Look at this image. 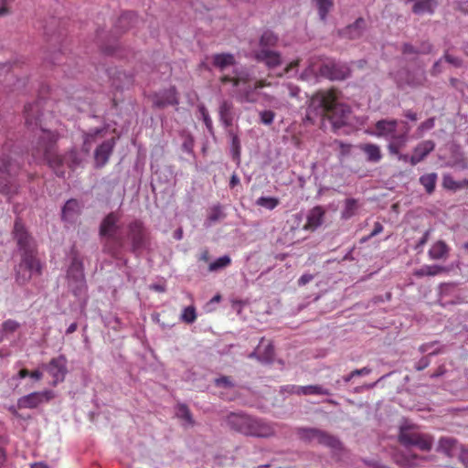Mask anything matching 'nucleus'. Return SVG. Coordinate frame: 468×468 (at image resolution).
I'll return each instance as SVG.
<instances>
[{
	"instance_id": "nucleus-1",
	"label": "nucleus",
	"mask_w": 468,
	"mask_h": 468,
	"mask_svg": "<svg viewBox=\"0 0 468 468\" xmlns=\"http://www.w3.org/2000/svg\"><path fill=\"white\" fill-rule=\"evenodd\" d=\"M42 133L39 141L36 143L33 148L32 155L37 161H46L58 176L63 177L65 176L64 164H67L70 169H75L80 164L78 153L71 150L64 156L58 154L57 141L58 134L45 130Z\"/></svg>"
},
{
	"instance_id": "nucleus-2",
	"label": "nucleus",
	"mask_w": 468,
	"mask_h": 468,
	"mask_svg": "<svg viewBox=\"0 0 468 468\" xmlns=\"http://www.w3.org/2000/svg\"><path fill=\"white\" fill-rule=\"evenodd\" d=\"M340 92L336 89L319 90L314 93L309 104L310 112L328 119L334 129H339L347 123L350 108L339 101Z\"/></svg>"
},
{
	"instance_id": "nucleus-3",
	"label": "nucleus",
	"mask_w": 468,
	"mask_h": 468,
	"mask_svg": "<svg viewBox=\"0 0 468 468\" xmlns=\"http://www.w3.org/2000/svg\"><path fill=\"white\" fill-rule=\"evenodd\" d=\"M226 422L231 430L245 436L270 438L275 435L273 423L248 414L231 412Z\"/></svg>"
},
{
	"instance_id": "nucleus-4",
	"label": "nucleus",
	"mask_w": 468,
	"mask_h": 468,
	"mask_svg": "<svg viewBox=\"0 0 468 468\" xmlns=\"http://www.w3.org/2000/svg\"><path fill=\"white\" fill-rule=\"evenodd\" d=\"M399 122L396 119H381L374 125L373 135L388 141L387 149L389 154H399L409 141L410 126L406 122H401L402 128H399Z\"/></svg>"
},
{
	"instance_id": "nucleus-5",
	"label": "nucleus",
	"mask_w": 468,
	"mask_h": 468,
	"mask_svg": "<svg viewBox=\"0 0 468 468\" xmlns=\"http://www.w3.org/2000/svg\"><path fill=\"white\" fill-rule=\"evenodd\" d=\"M120 216L116 212L109 213L100 225V235L106 238L104 250L113 258H118L124 245L122 237L117 235Z\"/></svg>"
},
{
	"instance_id": "nucleus-6",
	"label": "nucleus",
	"mask_w": 468,
	"mask_h": 468,
	"mask_svg": "<svg viewBox=\"0 0 468 468\" xmlns=\"http://www.w3.org/2000/svg\"><path fill=\"white\" fill-rule=\"evenodd\" d=\"M19 254L20 261L15 268V278L19 285H25L34 275L42 274L43 264L37 257V250Z\"/></svg>"
},
{
	"instance_id": "nucleus-7",
	"label": "nucleus",
	"mask_w": 468,
	"mask_h": 468,
	"mask_svg": "<svg viewBox=\"0 0 468 468\" xmlns=\"http://www.w3.org/2000/svg\"><path fill=\"white\" fill-rule=\"evenodd\" d=\"M68 286L75 296H80L87 291L84 266L81 260L73 257L67 271Z\"/></svg>"
},
{
	"instance_id": "nucleus-8",
	"label": "nucleus",
	"mask_w": 468,
	"mask_h": 468,
	"mask_svg": "<svg viewBox=\"0 0 468 468\" xmlns=\"http://www.w3.org/2000/svg\"><path fill=\"white\" fill-rule=\"evenodd\" d=\"M399 441L406 447L414 446L424 452L430 451L433 444V439L431 435L420 433L410 427L400 428Z\"/></svg>"
},
{
	"instance_id": "nucleus-9",
	"label": "nucleus",
	"mask_w": 468,
	"mask_h": 468,
	"mask_svg": "<svg viewBox=\"0 0 468 468\" xmlns=\"http://www.w3.org/2000/svg\"><path fill=\"white\" fill-rule=\"evenodd\" d=\"M127 238L131 241L132 251L141 252L149 242V234L141 220L135 219L128 224Z\"/></svg>"
},
{
	"instance_id": "nucleus-10",
	"label": "nucleus",
	"mask_w": 468,
	"mask_h": 468,
	"mask_svg": "<svg viewBox=\"0 0 468 468\" xmlns=\"http://www.w3.org/2000/svg\"><path fill=\"white\" fill-rule=\"evenodd\" d=\"M19 253L37 250V244L20 218H16L12 230Z\"/></svg>"
},
{
	"instance_id": "nucleus-11",
	"label": "nucleus",
	"mask_w": 468,
	"mask_h": 468,
	"mask_svg": "<svg viewBox=\"0 0 468 468\" xmlns=\"http://www.w3.org/2000/svg\"><path fill=\"white\" fill-rule=\"evenodd\" d=\"M46 103L44 100L40 99L35 101L34 103H28L25 106L24 114L26 119V123L28 126L36 125L40 127V134L37 137V143L39 141V138L43 134V130L48 131L42 126V120L40 116H43V113L39 114L40 108L42 105Z\"/></svg>"
},
{
	"instance_id": "nucleus-12",
	"label": "nucleus",
	"mask_w": 468,
	"mask_h": 468,
	"mask_svg": "<svg viewBox=\"0 0 468 468\" xmlns=\"http://www.w3.org/2000/svg\"><path fill=\"white\" fill-rule=\"evenodd\" d=\"M320 74L332 80H341L346 79L350 74V69L346 65L335 63L333 61L324 63L320 67Z\"/></svg>"
},
{
	"instance_id": "nucleus-13",
	"label": "nucleus",
	"mask_w": 468,
	"mask_h": 468,
	"mask_svg": "<svg viewBox=\"0 0 468 468\" xmlns=\"http://www.w3.org/2000/svg\"><path fill=\"white\" fill-rule=\"evenodd\" d=\"M66 364V357L64 356H59L58 357L52 358L47 366L48 373L54 378V384L64 380L67 373Z\"/></svg>"
},
{
	"instance_id": "nucleus-14",
	"label": "nucleus",
	"mask_w": 468,
	"mask_h": 468,
	"mask_svg": "<svg viewBox=\"0 0 468 468\" xmlns=\"http://www.w3.org/2000/svg\"><path fill=\"white\" fill-rule=\"evenodd\" d=\"M435 148V144L431 140L422 141L418 144L413 149V154L410 158V163L411 165H416L417 164L423 161L426 156H428Z\"/></svg>"
},
{
	"instance_id": "nucleus-15",
	"label": "nucleus",
	"mask_w": 468,
	"mask_h": 468,
	"mask_svg": "<svg viewBox=\"0 0 468 468\" xmlns=\"http://www.w3.org/2000/svg\"><path fill=\"white\" fill-rule=\"evenodd\" d=\"M153 104L156 108H165L168 105L178 104V99L176 96V90L174 87H171L160 93H156L153 98Z\"/></svg>"
},
{
	"instance_id": "nucleus-16",
	"label": "nucleus",
	"mask_w": 468,
	"mask_h": 468,
	"mask_svg": "<svg viewBox=\"0 0 468 468\" xmlns=\"http://www.w3.org/2000/svg\"><path fill=\"white\" fill-rule=\"evenodd\" d=\"M255 58L258 61L263 62L269 69H273L282 64L281 54L270 48H261L256 52Z\"/></svg>"
},
{
	"instance_id": "nucleus-17",
	"label": "nucleus",
	"mask_w": 468,
	"mask_h": 468,
	"mask_svg": "<svg viewBox=\"0 0 468 468\" xmlns=\"http://www.w3.org/2000/svg\"><path fill=\"white\" fill-rule=\"evenodd\" d=\"M274 356V347L271 343L261 339L257 349L249 355V357H256L261 362L271 363Z\"/></svg>"
},
{
	"instance_id": "nucleus-18",
	"label": "nucleus",
	"mask_w": 468,
	"mask_h": 468,
	"mask_svg": "<svg viewBox=\"0 0 468 468\" xmlns=\"http://www.w3.org/2000/svg\"><path fill=\"white\" fill-rule=\"evenodd\" d=\"M115 142L114 139L112 138L103 142L97 149L95 150L94 159L97 166H103L109 160Z\"/></svg>"
},
{
	"instance_id": "nucleus-19",
	"label": "nucleus",
	"mask_w": 468,
	"mask_h": 468,
	"mask_svg": "<svg viewBox=\"0 0 468 468\" xmlns=\"http://www.w3.org/2000/svg\"><path fill=\"white\" fill-rule=\"evenodd\" d=\"M324 217V210L322 207L316 206L313 207L307 215V221L303 225V229L304 230H315L318 227L322 225Z\"/></svg>"
},
{
	"instance_id": "nucleus-20",
	"label": "nucleus",
	"mask_w": 468,
	"mask_h": 468,
	"mask_svg": "<svg viewBox=\"0 0 468 468\" xmlns=\"http://www.w3.org/2000/svg\"><path fill=\"white\" fill-rule=\"evenodd\" d=\"M450 247L443 240L434 242L428 251L429 258L432 261H445L450 254Z\"/></svg>"
},
{
	"instance_id": "nucleus-21",
	"label": "nucleus",
	"mask_w": 468,
	"mask_h": 468,
	"mask_svg": "<svg viewBox=\"0 0 468 468\" xmlns=\"http://www.w3.org/2000/svg\"><path fill=\"white\" fill-rule=\"evenodd\" d=\"M48 392H33L27 396L23 397L19 400V404L24 408H37L44 400H48Z\"/></svg>"
},
{
	"instance_id": "nucleus-22",
	"label": "nucleus",
	"mask_w": 468,
	"mask_h": 468,
	"mask_svg": "<svg viewBox=\"0 0 468 468\" xmlns=\"http://www.w3.org/2000/svg\"><path fill=\"white\" fill-rule=\"evenodd\" d=\"M359 148L366 154L367 162L378 163L382 159L380 146L376 144H363L359 145Z\"/></svg>"
},
{
	"instance_id": "nucleus-23",
	"label": "nucleus",
	"mask_w": 468,
	"mask_h": 468,
	"mask_svg": "<svg viewBox=\"0 0 468 468\" xmlns=\"http://www.w3.org/2000/svg\"><path fill=\"white\" fill-rule=\"evenodd\" d=\"M219 120L226 128L233 123V104L230 101H223L218 109Z\"/></svg>"
},
{
	"instance_id": "nucleus-24",
	"label": "nucleus",
	"mask_w": 468,
	"mask_h": 468,
	"mask_svg": "<svg viewBox=\"0 0 468 468\" xmlns=\"http://www.w3.org/2000/svg\"><path fill=\"white\" fill-rule=\"evenodd\" d=\"M212 64L215 68L223 71L228 67L234 66L236 64L235 57L230 53H218L212 57Z\"/></svg>"
},
{
	"instance_id": "nucleus-25",
	"label": "nucleus",
	"mask_w": 468,
	"mask_h": 468,
	"mask_svg": "<svg viewBox=\"0 0 468 468\" xmlns=\"http://www.w3.org/2000/svg\"><path fill=\"white\" fill-rule=\"evenodd\" d=\"M366 27L364 18H357L352 25L343 30V35L350 39H356L362 36Z\"/></svg>"
},
{
	"instance_id": "nucleus-26",
	"label": "nucleus",
	"mask_w": 468,
	"mask_h": 468,
	"mask_svg": "<svg viewBox=\"0 0 468 468\" xmlns=\"http://www.w3.org/2000/svg\"><path fill=\"white\" fill-rule=\"evenodd\" d=\"M237 98L240 102L254 103L258 101V93L255 86L247 85L238 90Z\"/></svg>"
},
{
	"instance_id": "nucleus-27",
	"label": "nucleus",
	"mask_w": 468,
	"mask_h": 468,
	"mask_svg": "<svg viewBox=\"0 0 468 468\" xmlns=\"http://www.w3.org/2000/svg\"><path fill=\"white\" fill-rule=\"evenodd\" d=\"M316 441L319 444L327 446L332 449H337L340 447V441L337 438L321 430H318Z\"/></svg>"
},
{
	"instance_id": "nucleus-28",
	"label": "nucleus",
	"mask_w": 468,
	"mask_h": 468,
	"mask_svg": "<svg viewBox=\"0 0 468 468\" xmlns=\"http://www.w3.org/2000/svg\"><path fill=\"white\" fill-rule=\"evenodd\" d=\"M436 5L435 0H420L414 4L412 11L417 15L432 14Z\"/></svg>"
},
{
	"instance_id": "nucleus-29",
	"label": "nucleus",
	"mask_w": 468,
	"mask_h": 468,
	"mask_svg": "<svg viewBox=\"0 0 468 468\" xmlns=\"http://www.w3.org/2000/svg\"><path fill=\"white\" fill-rule=\"evenodd\" d=\"M445 271V268L439 265H424L420 269L414 271L416 277L421 278L424 276H436Z\"/></svg>"
},
{
	"instance_id": "nucleus-30",
	"label": "nucleus",
	"mask_w": 468,
	"mask_h": 468,
	"mask_svg": "<svg viewBox=\"0 0 468 468\" xmlns=\"http://www.w3.org/2000/svg\"><path fill=\"white\" fill-rule=\"evenodd\" d=\"M437 178L438 176L436 173H428L422 175L419 180L426 192L428 194H432L436 187Z\"/></svg>"
},
{
	"instance_id": "nucleus-31",
	"label": "nucleus",
	"mask_w": 468,
	"mask_h": 468,
	"mask_svg": "<svg viewBox=\"0 0 468 468\" xmlns=\"http://www.w3.org/2000/svg\"><path fill=\"white\" fill-rule=\"evenodd\" d=\"M301 392V396H310V395H330L331 392L328 388H324L321 385H308L302 386L299 388Z\"/></svg>"
},
{
	"instance_id": "nucleus-32",
	"label": "nucleus",
	"mask_w": 468,
	"mask_h": 468,
	"mask_svg": "<svg viewBox=\"0 0 468 468\" xmlns=\"http://www.w3.org/2000/svg\"><path fill=\"white\" fill-rule=\"evenodd\" d=\"M358 209V202L355 198H347L345 201V207L341 212V217L344 219H349L356 213Z\"/></svg>"
},
{
	"instance_id": "nucleus-33",
	"label": "nucleus",
	"mask_w": 468,
	"mask_h": 468,
	"mask_svg": "<svg viewBox=\"0 0 468 468\" xmlns=\"http://www.w3.org/2000/svg\"><path fill=\"white\" fill-rule=\"evenodd\" d=\"M229 135L231 138V153H232V158L237 164L240 161V141L239 136L232 131H229Z\"/></svg>"
},
{
	"instance_id": "nucleus-34",
	"label": "nucleus",
	"mask_w": 468,
	"mask_h": 468,
	"mask_svg": "<svg viewBox=\"0 0 468 468\" xmlns=\"http://www.w3.org/2000/svg\"><path fill=\"white\" fill-rule=\"evenodd\" d=\"M223 84L231 83L233 87H239L240 84H247L248 79L240 76L237 70H234V75H222L219 79Z\"/></svg>"
},
{
	"instance_id": "nucleus-35",
	"label": "nucleus",
	"mask_w": 468,
	"mask_h": 468,
	"mask_svg": "<svg viewBox=\"0 0 468 468\" xmlns=\"http://www.w3.org/2000/svg\"><path fill=\"white\" fill-rule=\"evenodd\" d=\"M17 169V165L10 161L9 155H6L4 153L0 155V172H4L11 176L16 173Z\"/></svg>"
},
{
	"instance_id": "nucleus-36",
	"label": "nucleus",
	"mask_w": 468,
	"mask_h": 468,
	"mask_svg": "<svg viewBox=\"0 0 468 468\" xmlns=\"http://www.w3.org/2000/svg\"><path fill=\"white\" fill-rule=\"evenodd\" d=\"M278 42V37L271 31H265L260 39L261 48H269L276 46Z\"/></svg>"
},
{
	"instance_id": "nucleus-37",
	"label": "nucleus",
	"mask_w": 468,
	"mask_h": 468,
	"mask_svg": "<svg viewBox=\"0 0 468 468\" xmlns=\"http://www.w3.org/2000/svg\"><path fill=\"white\" fill-rule=\"evenodd\" d=\"M80 204L76 199H69L62 208V218L68 219L72 215L79 213Z\"/></svg>"
},
{
	"instance_id": "nucleus-38",
	"label": "nucleus",
	"mask_w": 468,
	"mask_h": 468,
	"mask_svg": "<svg viewBox=\"0 0 468 468\" xmlns=\"http://www.w3.org/2000/svg\"><path fill=\"white\" fill-rule=\"evenodd\" d=\"M456 440L452 438H441L439 441V450L445 455L451 456L455 447Z\"/></svg>"
},
{
	"instance_id": "nucleus-39",
	"label": "nucleus",
	"mask_w": 468,
	"mask_h": 468,
	"mask_svg": "<svg viewBox=\"0 0 468 468\" xmlns=\"http://www.w3.org/2000/svg\"><path fill=\"white\" fill-rule=\"evenodd\" d=\"M318 433V429L314 428H299L297 430V434L299 438L304 441H316V435Z\"/></svg>"
},
{
	"instance_id": "nucleus-40",
	"label": "nucleus",
	"mask_w": 468,
	"mask_h": 468,
	"mask_svg": "<svg viewBox=\"0 0 468 468\" xmlns=\"http://www.w3.org/2000/svg\"><path fill=\"white\" fill-rule=\"evenodd\" d=\"M231 263V259L228 255H224L222 257L218 258L216 261L211 262L208 266L209 271H217L218 270L224 269L229 266Z\"/></svg>"
},
{
	"instance_id": "nucleus-41",
	"label": "nucleus",
	"mask_w": 468,
	"mask_h": 468,
	"mask_svg": "<svg viewBox=\"0 0 468 468\" xmlns=\"http://www.w3.org/2000/svg\"><path fill=\"white\" fill-rule=\"evenodd\" d=\"M180 319L186 324H193L197 320L196 307L194 305H190L184 308L180 315Z\"/></svg>"
},
{
	"instance_id": "nucleus-42",
	"label": "nucleus",
	"mask_w": 468,
	"mask_h": 468,
	"mask_svg": "<svg viewBox=\"0 0 468 468\" xmlns=\"http://www.w3.org/2000/svg\"><path fill=\"white\" fill-rule=\"evenodd\" d=\"M279 199L272 197H261L256 201L258 206L263 207L269 210L274 209L279 205Z\"/></svg>"
},
{
	"instance_id": "nucleus-43",
	"label": "nucleus",
	"mask_w": 468,
	"mask_h": 468,
	"mask_svg": "<svg viewBox=\"0 0 468 468\" xmlns=\"http://www.w3.org/2000/svg\"><path fill=\"white\" fill-rule=\"evenodd\" d=\"M318 8L319 16L322 20L326 18L330 9L333 7L334 3L332 0H315Z\"/></svg>"
},
{
	"instance_id": "nucleus-44",
	"label": "nucleus",
	"mask_w": 468,
	"mask_h": 468,
	"mask_svg": "<svg viewBox=\"0 0 468 468\" xmlns=\"http://www.w3.org/2000/svg\"><path fill=\"white\" fill-rule=\"evenodd\" d=\"M177 416L179 418L185 420L190 425L194 424V420H193L192 414H191L188 407L186 404H178Z\"/></svg>"
},
{
	"instance_id": "nucleus-45",
	"label": "nucleus",
	"mask_w": 468,
	"mask_h": 468,
	"mask_svg": "<svg viewBox=\"0 0 468 468\" xmlns=\"http://www.w3.org/2000/svg\"><path fill=\"white\" fill-rule=\"evenodd\" d=\"M1 327L3 328V334L5 336L6 334H11L16 331L19 328V324L12 319H8L5 321Z\"/></svg>"
},
{
	"instance_id": "nucleus-46",
	"label": "nucleus",
	"mask_w": 468,
	"mask_h": 468,
	"mask_svg": "<svg viewBox=\"0 0 468 468\" xmlns=\"http://www.w3.org/2000/svg\"><path fill=\"white\" fill-rule=\"evenodd\" d=\"M223 217L224 215L221 211V207L219 206H215L211 208L207 220L209 222V224H211L218 221Z\"/></svg>"
},
{
	"instance_id": "nucleus-47",
	"label": "nucleus",
	"mask_w": 468,
	"mask_h": 468,
	"mask_svg": "<svg viewBox=\"0 0 468 468\" xmlns=\"http://www.w3.org/2000/svg\"><path fill=\"white\" fill-rule=\"evenodd\" d=\"M275 118V113L272 111L266 110L260 112L261 122L265 125H271Z\"/></svg>"
},
{
	"instance_id": "nucleus-48",
	"label": "nucleus",
	"mask_w": 468,
	"mask_h": 468,
	"mask_svg": "<svg viewBox=\"0 0 468 468\" xmlns=\"http://www.w3.org/2000/svg\"><path fill=\"white\" fill-rule=\"evenodd\" d=\"M335 144L338 146L339 154L341 157H345L350 154L352 145L350 144H346L342 141L336 140L335 142Z\"/></svg>"
},
{
	"instance_id": "nucleus-49",
	"label": "nucleus",
	"mask_w": 468,
	"mask_h": 468,
	"mask_svg": "<svg viewBox=\"0 0 468 468\" xmlns=\"http://www.w3.org/2000/svg\"><path fill=\"white\" fill-rule=\"evenodd\" d=\"M371 372V369L368 367H363L360 369L353 370L349 375L344 377L345 382H349L353 378L362 375H368Z\"/></svg>"
},
{
	"instance_id": "nucleus-50",
	"label": "nucleus",
	"mask_w": 468,
	"mask_h": 468,
	"mask_svg": "<svg viewBox=\"0 0 468 468\" xmlns=\"http://www.w3.org/2000/svg\"><path fill=\"white\" fill-rule=\"evenodd\" d=\"M199 112L202 115V118H203L206 127L211 133L213 130V123H212V120H211L207 109L205 108V106H200Z\"/></svg>"
},
{
	"instance_id": "nucleus-51",
	"label": "nucleus",
	"mask_w": 468,
	"mask_h": 468,
	"mask_svg": "<svg viewBox=\"0 0 468 468\" xmlns=\"http://www.w3.org/2000/svg\"><path fill=\"white\" fill-rule=\"evenodd\" d=\"M434 126H435V118L431 117V118L427 119L426 121H424L423 122H421L420 124V126L418 127V132H420V133L421 134L424 132L432 129Z\"/></svg>"
},
{
	"instance_id": "nucleus-52",
	"label": "nucleus",
	"mask_w": 468,
	"mask_h": 468,
	"mask_svg": "<svg viewBox=\"0 0 468 468\" xmlns=\"http://www.w3.org/2000/svg\"><path fill=\"white\" fill-rule=\"evenodd\" d=\"M419 48V53L421 55L431 54L433 49V46L429 41H423L420 43Z\"/></svg>"
},
{
	"instance_id": "nucleus-53",
	"label": "nucleus",
	"mask_w": 468,
	"mask_h": 468,
	"mask_svg": "<svg viewBox=\"0 0 468 468\" xmlns=\"http://www.w3.org/2000/svg\"><path fill=\"white\" fill-rule=\"evenodd\" d=\"M401 50L404 55H411V54L419 55L420 54L419 48H415L414 46H412L410 43L403 44Z\"/></svg>"
},
{
	"instance_id": "nucleus-54",
	"label": "nucleus",
	"mask_w": 468,
	"mask_h": 468,
	"mask_svg": "<svg viewBox=\"0 0 468 468\" xmlns=\"http://www.w3.org/2000/svg\"><path fill=\"white\" fill-rule=\"evenodd\" d=\"M443 58L450 64L453 65L454 67H461L462 65V60L457 58V57H454V56H452L448 53H445L444 56H443Z\"/></svg>"
},
{
	"instance_id": "nucleus-55",
	"label": "nucleus",
	"mask_w": 468,
	"mask_h": 468,
	"mask_svg": "<svg viewBox=\"0 0 468 468\" xmlns=\"http://www.w3.org/2000/svg\"><path fill=\"white\" fill-rule=\"evenodd\" d=\"M216 385L220 387H233L234 384L232 383L229 377H221L219 378L216 379Z\"/></svg>"
},
{
	"instance_id": "nucleus-56",
	"label": "nucleus",
	"mask_w": 468,
	"mask_h": 468,
	"mask_svg": "<svg viewBox=\"0 0 468 468\" xmlns=\"http://www.w3.org/2000/svg\"><path fill=\"white\" fill-rule=\"evenodd\" d=\"M430 365V359L428 356H424L421 359L418 361V363L415 366V368L418 371L425 369Z\"/></svg>"
},
{
	"instance_id": "nucleus-57",
	"label": "nucleus",
	"mask_w": 468,
	"mask_h": 468,
	"mask_svg": "<svg viewBox=\"0 0 468 468\" xmlns=\"http://www.w3.org/2000/svg\"><path fill=\"white\" fill-rule=\"evenodd\" d=\"M431 232V229H427L424 232V234L421 237V239L418 241V243L416 245V249H420V248L423 247L427 243V241L429 240Z\"/></svg>"
},
{
	"instance_id": "nucleus-58",
	"label": "nucleus",
	"mask_w": 468,
	"mask_h": 468,
	"mask_svg": "<svg viewBox=\"0 0 468 468\" xmlns=\"http://www.w3.org/2000/svg\"><path fill=\"white\" fill-rule=\"evenodd\" d=\"M302 388V386L287 385L283 388V390L288 393L296 394V395L301 396V392L299 390V388Z\"/></svg>"
},
{
	"instance_id": "nucleus-59",
	"label": "nucleus",
	"mask_w": 468,
	"mask_h": 468,
	"mask_svg": "<svg viewBox=\"0 0 468 468\" xmlns=\"http://www.w3.org/2000/svg\"><path fill=\"white\" fill-rule=\"evenodd\" d=\"M313 279H314V275H312V274H309V273L303 274L298 280V284L300 286L305 285L308 282H310Z\"/></svg>"
},
{
	"instance_id": "nucleus-60",
	"label": "nucleus",
	"mask_w": 468,
	"mask_h": 468,
	"mask_svg": "<svg viewBox=\"0 0 468 468\" xmlns=\"http://www.w3.org/2000/svg\"><path fill=\"white\" fill-rule=\"evenodd\" d=\"M383 231V226L379 222H376L374 224V229L371 231V233L368 235V238H373L378 234H380Z\"/></svg>"
},
{
	"instance_id": "nucleus-61",
	"label": "nucleus",
	"mask_w": 468,
	"mask_h": 468,
	"mask_svg": "<svg viewBox=\"0 0 468 468\" xmlns=\"http://www.w3.org/2000/svg\"><path fill=\"white\" fill-rule=\"evenodd\" d=\"M441 60H442V58H440L438 61H436L434 63V65L431 70L432 75H437L441 72Z\"/></svg>"
},
{
	"instance_id": "nucleus-62",
	"label": "nucleus",
	"mask_w": 468,
	"mask_h": 468,
	"mask_svg": "<svg viewBox=\"0 0 468 468\" xmlns=\"http://www.w3.org/2000/svg\"><path fill=\"white\" fill-rule=\"evenodd\" d=\"M270 85H271V83L265 80H259L255 81V83H254V86L257 89V90L260 89H262L264 87H268Z\"/></svg>"
},
{
	"instance_id": "nucleus-63",
	"label": "nucleus",
	"mask_w": 468,
	"mask_h": 468,
	"mask_svg": "<svg viewBox=\"0 0 468 468\" xmlns=\"http://www.w3.org/2000/svg\"><path fill=\"white\" fill-rule=\"evenodd\" d=\"M404 116L407 117L408 119L411 120V121H417L418 117H417V113L410 111V110H408L404 112Z\"/></svg>"
},
{
	"instance_id": "nucleus-64",
	"label": "nucleus",
	"mask_w": 468,
	"mask_h": 468,
	"mask_svg": "<svg viewBox=\"0 0 468 468\" xmlns=\"http://www.w3.org/2000/svg\"><path fill=\"white\" fill-rule=\"evenodd\" d=\"M238 184H239V176H238L236 174H234V175H232V176H231V177H230L229 186H230L231 188H233V187H234L235 186H237Z\"/></svg>"
}]
</instances>
